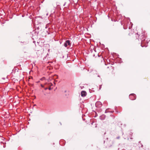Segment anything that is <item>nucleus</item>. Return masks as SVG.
I'll return each mask as SVG.
<instances>
[{"label":"nucleus","instance_id":"f257e3e1","mask_svg":"<svg viewBox=\"0 0 150 150\" xmlns=\"http://www.w3.org/2000/svg\"><path fill=\"white\" fill-rule=\"evenodd\" d=\"M129 98L131 100H134L136 98V96L134 94H131L129 95Z\"/></svg>","mask_w":150,"mask_h":150},{"label":"nucleus","instance_id":"f03ea898","mask_svg":"<svg viewBox=\"0 0 150 150\" xmlns=\"http://www.w3.org/2000/svg\"><path fill=\"white\" fill-rule=\"evenodd\" d=\"M95 105L97 107L100 108L102 106V104L100 102L97 101L95 104Z\"/></svg>","mask_w":150,"mask_h":150},{"label":"nucleus","instance_id":"7ed1b4c3","mask_svg":"<svg viewBox=\"0 0 150 150\" xmlns=\"http://www.w3.org/2000/svg\"><path fill=\"white\" fill-rule=\"evenodd\" d=\"M81 96L82 97H84L86 96L87 95L86 92L84 91H82L81 93Z\"/></svg>","mask_w":150,"mask_h":150},{"label":"nucleus","instance_id":"20e7f679","mask_svg":"<svg viewBox=\"0 0 150 150\" xmlns=\"http://www.w3.org/2000/svg\"><path fill=\"white\" fill-rule=\"evenodd\" d=\"M70 41L69 40H67L65 42L64 44V46L65 47H67L68 45H70Z\"/></svg>","mask_w":150,"mask_h":150},{"label":"nucleus","instance_id":"39448f33","mask_svg":"<svg viewBox=\"0 0 150 150\" xmlns=\"http://www.w3.org/2000/svg\"><path fill=\"white\" fill-rule=\"evenodd\" d=\"M105 118V116L104 115H102L100 116V118L101 120H103Z\"/></svg>","mask_w":150,"mask_h":150},{"label":"nucleus","instance_id":"423d86ee","mask_svg":"<svg viewBox=\"0 0 150 150\" xmlns=\"http://www.w3.org/2000/svg\"><path fill=\"white\" fill-rule=\"evenodd\" d=\"M52 69V66H47V69L50 70Z\"/></svg>","mask_w":150,"mask_h":150},{"label":"nucleus","instance_id":"0eeeda50","mask_svg":"<svg viewBox=\"0 0 150 150\" xmlns=\"http://www.w3.org/2000/svg\"><path fill=\"white\" fill-rule=\"evenodd\" d=\"M115 112L117 114L118 113H119V112L118 111H117V108H116L115 109Z\"/></svg>","mask_w":150,"mask_h":150},{"label":"nucleus","instance_id":"6e6552de","mask_svg":"<svg viewBox=\"0 0 150 150\" xmlns=\"http://www.w3.org/2000/svg\"><path fill=\"white\" fill-rule=\"evenodd\" d=\"M102 85H99V90L101 88Z\"/></svg>","mask_w":150,"mask_h":150},{"label":"nucleus","instance_id":"1a4fd4ad","mask_svg":"<svg viewBox=\"0 0 150 150\" xmlns=\"http://www.w3.org/2000/svg\"><path fill=\"white\" fill-rule=\"evenodd\" d=\"M45 79V78L44 77H43L42 78H41L40 80H43V79Z\"/></svg>","mask_w":150,"mask_h":150},{"label":"nucleus","instance_id":"9d476101","mask_svg":"<svg viewBox=\"0 0 150 150\" xmlns=\"http://www.w3.org/2000/svg\"><path fill=\"white\" fill-rule=\"evenodd\" d=\"M120 138V137L118 136V137H117V139H119Z\"/></svg>","mask_w":150,"mask_h":150},{"label":"nucleus","instance_id":"9b49d317","mask_svg":"<svg viewBox=\"0 0 150 150\" xmlns=\"http://www.w3.org/2000/svg\"><path fill=\"white\" fill-rule=\"evenodd\" d=\"M41 86L42 87H43V86L42 85H41Z\"/></svg>","mask_w":150,"mask_h":150},{"label":"nucleus","instance_id":"f8f14e48","mask_svg":"<svg viewBox=\"0 0 150 150\" xmlns=\"http://www.w3.org/2000/svg\"><path fill=\"white\" fill-rule=\"evenodd\" d=\"M93 122H92V123H91V124H92V125H93Z\"/></svg>","mask_w":150,"mask_h":150},{"label":"nucleus","instance_id":"ddd939ff","mask_svg":"<svg viewBox=\"0 0 150 150\" xmlns=\"http://www.w3.org/2000/svg\"><path fill=\"white\" fill-rule=\"evenodd\" d=\"M122 150H125V149H122Z\"/></svg>","mask_w":150,"mask_h":150}]
</instances>
